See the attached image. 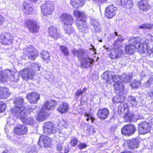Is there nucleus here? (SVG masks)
<instances>
[{"label": "nucleus", "instance_id": "37", "mask_svg": "<svg viewBox=\"0 0 153 153\" xmlns=\"http://www.w3.org/2000/svg\"><path fill=\"white\" fill-rule=\"evenodd\" d=\"M47 113H46L45 111L42 108L41 111L39 112L37 117V120L40 121L44 120L45 119L46 116L47 115Z\"/></svg>", "mask_w": 153, "mask_h": 153}, {"label": "nucleus", "instance_id": "50", "mask_svg": "<svg viewBox=\"0 0 153 153\" xmlns=\"http://www.w3.org/2000/svg\"><path fill=\"white\" fill-rule=\"evenodd\" d=\"M146 47V51L149 53H153V45L152 43L148 44L145 45Z\"/></svg>", "mask_w": 153, "mask_h": 153}, {"label": "nucleus", "instance_id": "19", "mask_svg": "<svg viewBox=\"0 0 153 153\" xmlns=\"http://www.w3.org/2000/svg\"><path fill=\"white\" fill-rule=\"evenodd\" d=\"M109 113V110L106 108H102L98 109L97 115L101 120H105L108 117Z\"/></svg>", "mask_w": 153, "mask_h": 153}, {"label": "nucleus", "instance_id": "10", "mask_svg": "<svg viewBox=\"0 0 153 153\" xmlns=\"http://www.w3.org/2000/svg\"><path fill=\"white\" fill-rule=\"evenodd\" d=\"M136 130L135 127L134 125L129 124L125 125L121 129V132L123 134L130 136L133 134Z\"/></svg>", "mask_w": 153, "mask_h": 153}, {"label": "nucleus", "instance_id": "2", "mask_svg": "<svg viewBox=\"0 0 153 153\" xmlns=\"http://www.w3.org/2000/svg\"><path fill=\"white\" fill-rule=\"evenodd\" d=\"M19 74L18 73H14L10 69L3 71H0V81L5 82L9 79L11 81L17 82L19 79Z\"/></svg>", "mask_w": 153, "mask_h": 153}, {"label": "nucleus", "instance_id": "9", "mask_svg": "<svg viewBox=\"0 0 153 153\" xmlns=\"http://www.w3.org/2000/svg\"><path fill=\"white\" fill-rule=\"evenodd\" d=\"M138 130L140 134H145L150 132L151 126L149 123L146 121L140 122L138 125Z\"/></svg>", "mask_w": 153, "mask_h": 153}, {"label": "nucleus", "instance_id": "15", "mask_svg": "<svg viewBox=\"0 0 153 153\" xmlns=\"http://www.w3.org/2000/svg\"><path fill=\"white\" fill-rule=\"evenodd\" d=\"M22 78L25 80L32 79L34 75V73L28 67L27 69H24L20 71Z\"/></svg>", "mask_w": 153, "mask_h": 153}, {"label": "nucleus", "instance_id": "52", "mask_svg": "<svg viewBox=\"0 0 153 153\" xmlns=\"http://www.w3.org/2000/svg\"><path fill=\"white\" fill-rule=\"evenodd\" d=\"M78 142V139L76 137H73L69 143L71 147H74L76 146Z\"/></svg>", "mask_w": 153, "mask_h": 153}, {"label": "nucleus", "instance_id": "13", "mask_svg": "<svg viewBox=\"0 0 153 153\" xmlns=\"http://www.w3.org/2000/svg\"><path fill=\"white\" fill-rule=\"evenodd\" d=\"M117 8L113 4L107 6L105 9V15L109 19L114 16L117 13Z\"/></svg>", "mask_w": 153, "mask_h": 153}, {"label": "nucleus", "instance_id": "21", "mask_svg": "<svg viewBox=\"0 0 153 153\" xmlns=\"http://www.w3.org/2000/svg\"><path fill=\"white\" fill-rule=\"evenodd\" d=\"M56 104V102L54 100L47 101L42 107V109L48 113V111L53 109Z\"/></svg>", "mask_w": 153, "mask_h": 153}, {"label": "nucleus", "instance_id": "30", "mask_svg": "<svg viewBox=\"0 0 153 153\" xmlns=\"http://www.w3.org/2000/svg\"><path fill=\"white\" fill-rule=\"evenodd\" d=\"M27 115L25 116V117H23L21 120L22 122L25 123V124L33 125L35 123L34 119L32 117H27Z\"/></svg>", "mask_w": 153, "mask_h": 153}, {"label": "nucleus", "instance_id": "17", "mask_svg": "<svg viewBox=\"0 0 153 153\" xmlns=\"http://www.w3.org/2000/svg\"><path fill=\"white\" fill-rule=\"evenodd\" d=\"M27 127L24 125L19 124L14 128V132L16 134L22 135L27 133Z\"/></svg>", "mask_w": 153, "mask_h": 153}, {"label": "nucleus", "instance_id": "3", "mask_svg": "<svg viewBox=\"0 0 153 153\" xmlns=\"http://www.w3.org/2000/svg\"><path fill=\"white\" fill-rule=\"evenodd\" d=\"M123 39L120 36H118L117 39L114 42L113 50H111L109 54L110 57L112 59H117L122 56L123 52L119 47Z\"/></svg>", "mask_w": 153, "mask_h": 153}, {"label": "nucleus", "instance_id": "8", "mask_svg": "<svg viewBox=\"0 0 153 153\" xmlns=\"http://www.w3.org/2000/svg\"><path fill=\"white\" fill-rule=\"evenodd\" d=\"M25 24L31 32H37L39 28L36 22L33 20L28 19L25 22Z\"/></svg>", "mask_w": 153, "mask_h": 153}, {"label": "nucleus", "instance_id": "63", "mask_svg": "<svg viewBox=\"0 0 153 153\" xmlns=\"http://www.w3.org/2000/svg\"><path fill=\"white\" fill-rule=\"evenodd\" d=\"M103 47L107 51H108L111 50H113V48H112V47L111 46H109L108 47H107L105 45H104V46H103Z\"/></svg>", "mask_w": 153, "mask_h": 153}, {"label": "nucleus", "instance_id": "47", "mask_svg": "<svg viewBox=\"0 0 153 153\" xmlns=\"http://www.w3.org/2000/svg\"><path fill=\"white\" fill-rule=\"evenodd\" d=\"M153 85V76L150 77L146 82L143 84L144 87L148 88L151 85Z\"/></svg>", "mask_w": 153, "mask_h": 153}, {"label": "nucleus", "instance_id": "60", "mask_svg": "<svg viewBox=\"0 0 153 153\" xmlns=\"http://www.w3.org/2000/svg\"><path fill=\"white\" fill-rule=\"evenodd\" d=\"M87 146V145L84 143H80L79 145V148L80 149H83L85 148H86Z\"/></svg>", "mask_w": 153, "mask_h": 153}, {"label": "nucleus", "instance_id": "64", "mask_svg": "<svg viewBox=\"0 0 153 153\" xmlns=\"http://www.w3.org/2000/svg\"><path fill=\"white\" fill-rule=\"evenodd\" d=\"M148 96H150L151 98H153V88L149 91L148 93Z\"/></svg>", "mask_w": 153, "mask_h": 153}, {"label": "nucleus", "instance_id": "62", "mask_svg": "<svg viewBox=\"0 0 153 153\" xmlns=\"http://www.w3.org/2000/svg\"><path fill=\"white\" fill-rule=\"evenodd\" d=\"M123 105V107H124V110H125V111H128V104L126 103H125V102H121V103Z\"/></svg>", "mask_w": 153, "mask_h": 153}, {"label": "nucleus", "instance_id": "18", "mask_svg": "<svg viewBox=\"0 0 153 153\" xmlns=\"http://www.w3.org/2000/svg\"><path fill=\"white\" fill-rule=\"evenodd\" d=\"M48 32L49 36L54 39H56L59 37V31L54 26L49 27L48 29Z\"/></svg>", "mask_w": 153, "mask_h": 153}, {"label": "nucleus", "instance_id": "27", "mask_svg": "<svg viewBox=\"0 0 153 153\" xmlns=\"http://www.w3.org/2000/svg\"><path fill=\"white\" fill-rule=\"evenodd\" d=\"M138 4L140 9L143 11H147L151 8L150 5L148 3V1L146 0H141Z\"/></svg>", "mask_w": 153, "mask_h": 153}, {"label": "nucleus", "instance_id": "32", "mask_svg": "<svg viewBox=\"0 0 153 153\" xmlns=\"http://www.w3.org/2000/svg\"><path fill=\"white\" fill-rule=\"evenodd\" d=\"M68 109V105L65 102H63L60 104L57 109L58 111L62 113L67 112Z\"/></svg>", "mask_w": 153, "mask_h": 153}, {"label": "nucleus", "instance_id": "39", "mask_svg": "<svg viewBox=\"0 0 153 153\" xmlns=\"http://www.w3.org/2000/svg\"><path fill=\"white\" fill-rule=\"evenodd\" d=\"M135 115L132 114L130 112H128L125 114L124 118L126 121L130 122L135 118Z\"/></svg>", "mask_w": 153, "mask_h": 153}, {"label": "nucleus", "instance_id": "41", "mask_svg": "<svg viewBox=\"0 0 153 153\" xmlns=\"http://www.w3.org/2000/svg\"><path fill=\"white\" fill-rule=\"evenodd\" d=\"M29 69H30L34 73L36 71H39L40 67L39 65L37 63H32L28 67Z\"/></svg>", "mask_w": 153, "mask_h": 153}, {"label": "nucleus", "instance_id": "42", "mask_svg": "<svg viewBox=\"0 0 153 153\" xmlns=\"http://www.w3.org/2000/svg\"><path fill=\"white\" fill-rule=\"evenodd\" d=\"M128 100L132 106H136L137 105L138 102L135 97L129 96L128 98Z\"/></svg>", "mask_w": 153, "mask_h": 153}, {"label": "nucleus", "instance_id": "53", "mask_svg": "<svg viewBox=\"0 0 153 153\" xmlns=\"http://www.w3.org/2000/svg\"><path fill=\"white\" fill-rule=\"evenodd\" d=\"M86 88H84L82 91L81 89H78L75 93V96L78 97L79 96L82 95L83 93L86 92Z\"/></svg>", "mask_w": 153, "mask_h": 153}, {"label": "nucleus", "instance_id": "61", "mask_svg": "<svg viewBox=\"0 0 153 153\" xmlns=\"http://www.w3.org/2000/svg\"><path fill=\"white\" fill-rule=\"evenodd\" d=\"M118 110L122 112H124L125 111L123 105L121 103L118 107Z\"/></svg>", "mask_w": 153, "mask_h": 153}, {"label": "nucleus", "instance_id": "12", "mask_svg": "<svg viewBox=\"0 0 153 153\" xmlns=\"http://www.w3.org/2000/svg\"><path fill=\"white\" fill-rule=\"evenodd\" d=\"M60 19L62 24L67 26L71 25L74 21L72 16L65 13L61 15Z\"/></svg>", "mask_w": 153, "mask_h": 153}, {"label": "nucleus", "instance_id": "5", "mask_svg": "<svg viewBox=\"0 0 153 153\" xmlns=\"http://www.w3.org/2000/svg\"><path fill=\"white\" fill-rule=\"evenodd\" d=\"M23 54L25 56L32 59H35L39 56L37 50L31 45L23 49Z\"/></svg>", "mask_w": 153, "mask_h": 153}, {"label": "nucleus", "instance_id": "11", "mask_svg": "<svg viewBox=\"0 0 153 153\" xmlns=\"http://www.w3.org/2000/svg\"><path fill=\"white\" fill-rule=\"evenodd\" d=\"M102 77L107 82L111 83L112 81H115L116 79H118L119 76L114 75L111 71H106L102 75Z\"/></svg>", "mask_w": 153, "mask_h": 153}, {"label": "nucleus", "instance_id": "46", "mask_svg": "<svg viewBox=\"0 0 153 153\" xmlns=\"http://www.w3.org/2000/svg\"><path fill=\"white\" fill-rule=\"evenodd\" d=\"M141 83V81L134 79L130 83V85L133 88H136L140 85Z\"/></svg>", "mask_w": 153, "mask_h": 153}, {"label": "nucleus", "instance_id": "20", "mask_svg": "<svg viewBox=\"0 0 153 153\" xmlns=\"http://www.w3.org/2000/svg\"><path fill=\"white\" fill-rule=\"evenodd\" d=\"M26 98L31 103H36L39 99V95L36 92H32L28 94Z\"/></svg>", "mask_w": 153, "mask_h": 153}, {"label": "nucleus", "instance_id": "28", "mask_svg": "<svg viewBox=\"0 0 153 153\" xmlns=\"http://www.w3.org/2000/svg\"><path fill=\"white\" fill-rule=\"evenodd\" d=\"M132 77V74L131 73H124L119 76L118 79L122 80L124 83H126L129 82Z\"/></svg>", "mask_w": 153, "mask_h": 153}, {"label": "nucleus", "instance_id": "26", "mask_svg": "<svg viewBox=\"0 0 153 153\" xmlns=\"http://www.w3.org/2000/svg\"><path fill=\"white\" fill-rule=\"evenodd\" d=\"M86 21V19L83 18L82 20H80L77 22L76 26L82 32L85 31L87 30L88 26Z\"/></svg>", "mask_w": 153, "mask_h": 153}, {"label": "nucleus", "instance_id": "31", "mask_svg": "<svg viewBox=\"0 0 153 153\" xmlns=\"http://www.w3.org/2000/svg\"><path fill=\"white\" fill-rule=\"evenodd\" d=\"M140 142L137 140H130L127 142L128 147L130 149H134L138 147Z\"/></svg>", "mask_w": 153, "mask_h": 153}, {"label": "nucleus", "instance_id": "24", "mask_svg": "<svg viewBox=\"0 0 153 153\" xmlns=\"http://www.w3.org/2000/svg\"><path fill=\"white\" fill-rule=\"evenodd\" d=\"M42 142L43 143L44 146L45 147L48 148L50 147L51 142V139L50 137L46 136H43L40 137L39 141L38 142V144L41 146H42V145L40 143H41Z\"/></svg>", "mask_w": 153, "mask_h": 153}, {"label": "nucleus", "instance_id": "56", "mask_svg": "<svg viewBox=\"0 0 153 153\" xmlns=\"http://www.w3.org/2000/svg\"><path fill=\"white\" fill-rule=\"evenodd\" d=\"M6 105L3 102H0V112H3L5 109Z\"/></svg>", "mask_w": 153, "mask_h": 153}, {"label": "nucleus", "instance_id": "44", "mask_svg": "<svg viewBox=\"0 0 153 153\" xmlns=\"http://www.w3.org/2000/svg\"><path fill=\"white\" fill-rule=\"evenodd\" d=\"M41 56L47 62L50 60L49 54L47 51H43L41 53Z\"/></svg>", "mask_w": 153, "mask_h": 153}, {"label": "nucleus", "instance_id": "7", "mask_svg": "<svg viewBox=\"0 0 153 153\" xmlns=\"http://www.w3.org/2000/svg\"><path fill=\"white\" fill-rule=\"evenodd\" d=\"M1 43L5 45H11L13 41V36L9 33H3L0 35Z\"/></svg>", "mask_w": 153, "mask_h": 153}, {"label": "nucleus", "instance_id": "29", "mask_svg": "<svg viewBox=\"0 0 153 153\" xmlns=\"http://www.w3.org/2000/svg\"><path fill=\"white\" fill-rule=\"evenodd\" d=\"M120 4L125 8L128 9L131 8L133 4L132 0H120Z\"/></svg>", "mask_w": 153, "mask_h": 153}, {"label": "nucleus", "instance_id": "34", "mask_svg": "<svg viewBox=\"0 0 153 153\" xmlns=\"http://www.w3.org/2000/svg\"><path fill=\"white\" fill-rule=\"evenodd\" d=\"M137 47L129 43L125 47L126 52L128 54H133L136 50Z\"/></svg>", "mask_w": 153, "mask_h": 153}, {"label": "nucleus", "instance_id": "6", "mask_svg": "<svg viewBox=\"0 0 153 153\" xmlns=\"http://www.w3.org/2000/svg\"><path fill=\"white\" fill-rule=\"evenodd\" d=\"M41 10L43 15L48 16L51 14L54 10L53 4L50 1L46 2L41 6Z\"/></svg>", "mask_w": 153, "mask_h": 153}, {"label": "nucleus", "instance_id": "25", "mask_svg": "<svg viewBox=\"0 0 153 153\" xmlns=\"http://www.w3.org/2000/svg\"><path fill=\"white\" fill-rule=\"evenodd\" d=\"M90 24L94 28L95 31L99 32L101 29V26L99 21L96 19L92 18L90 21Z\"/></svg>", "mask_w": 153, "mask_h": 153}, {"label": "nucleus", "instance_id": "55", "mask_svg": "<svg viewBox=\"0 0 153 153\" xmlns=\"http://www.w3.org/2000/svg\"><path fill=\"white\" fill-rule=\"evenodd\" d=\"M85 115L86 117V120L87 121H88L89 120H91V122L93 123L94 120H95L94 119L93 117L91 114L90 113H85Z\"/></svg>", "mask_w": 153, "mask_h": 153}, {"label": "nucleus", "instance_id": "4", "mask_svg": "<svg viewBox=\"0 0 153 153\" xmlns=\"http://www.w3.org/2000/svg\"><path fill=\"white\" fill-rule=\"evenodd\" d=\"M13 114L17 117L20 118L21 119L28 113V111L25 107L24 106H16L11 110Z\"/></svg>", "mask_w": 153, "mask_h": 153}, {"label": "nucleus", "instance_id": "14", "mask_svg": "<svg viewBox=\"0 0 153 153\" xmlns=\"http://www.w3.org/2000/svg\"><path fill=\"white\" fill-rule=\"evenodd\" d=\"M44 133L46 135H49L55 131L53 124L51 122H48L44 124Z\"/></svg>", "mask_w": 153, "mask_h": 153}, {"label": "nucleus", "instance_id": "43", "mask_svg": "<svg viewBox=\"0 0 153 153\" xmlns=\"http://www.w3.org/2000/svg\"><path fill=\"white\" fill-rule=\"evenodd\" d=\"M146 44H144L143 42L139 44L137 46V51L140 53H143L146 51V47L145 45Z\"/></svg>", "mask_w": 153, "mask_h": 153}, {"label": "nucleus", "instance_id": "35", "mask_svg": "<svg viewBox=\"0 0 153 153\" xmlns=\"http://www.w3.org/2000/svg\"><path fill=\"white\" fill-rule=\"evenodd\" d=\"M74 14L75 16L78 19V21L80 20H82L83 18L86 19V17L85 15V13L82 12L75 10L74 11Z\"/></svg>", "mask_w": 153, "mask_h": 153}, {"label": "nucleus", "instance_id": "38", "mask_svg": "<svg viewBox=\"0 0 153 153\" xmlns=\"http://www.w3.org/2000/svg\"><path fill=\"white\" fill-rule=\"evenodd\" d=\"M125 100V97L123 96H121L120 94L117 95L113 98V102L116 103H121Z\"/></svg>", "mask_w": 153, "mask_h": 153}, {"label": "nucleus", "instance_id": "45", "mask_svg": "<svg viewBox=\"0 0 153 153\" xmlns=\"http://www.w3.org/2000/svg\"><path fill=\"white\" fill-rule=\"evenodd\" d=\"M14 103L16 105H23V104L24 103V99L22 97H16L14 101Z\"/></svg>", "mask_w": 153, "mask_h": 153}, {"label": "nucleus", "instance_id": "22", "mask_svg": "<svg viewBox=\"0 0 153 153\" xmlns=\"http://www.w3.org/2000/svg\"><path fill=\"white\" fill-rule=\"evenodd\" d=\"M23 11L26 14H31L33 11L32 5L27 1L22 2V6Z\"/></svg>", "mask_w": 153, "mask_h": 153}, {"label": "nucleus", "instance_id": "36", "mask_svg": "<svg viewBox=\"0 0 153 153\" xmlns=\"http://www.w3.org/2000/svg\"><path fill=\"white\" fill-rule=\"evenodd\" d=\"M141 39L140 37L131 38L129 40V43L133 45L139 44L141 43Z\"/></svg>", "mask_w": 153, "mask_h": 153}, {"label": "nucleus", "instance_id": "33", "mask_svg": "<svg viewBox=\"0 0 153 153\" xmlns=\"http://www.w3.org/2000/svg\"><path fill=\"white\" fill-rule=\"evenodd\" d=\"M85 0H71V4L74 8L83 6L85 3Z\"/></svg>", "mask_w": 153, "mask_h": 153}, {"label": "nucleus", "instance_id": "49", "mask_svg": "<svg viewBox=\"0 0 153 153\" xmlns=\"http://www.w3.org/2000/svg\"><path fill=\"white\" fill-rule=\"evenodd\" d=\"M153 40V36L151 34L147 35L146 36L144 43L148 45V44L152 43V40Z\"/></svg>", "mask_w": 153, "mask_h": 153}, {"label": "nucleus", "instance_id": "58", "mask_svg": "<svg viewBox=\"0 0 153 153\" xmlns=\"http://www.w3.org/2000/svg\"><path fill=\"white\" fill-rule=\"evenodd\" d=\"M60 126H62L64 128H66L68 126L67 122H65L64 120H62L59 123Z\"/></svg>", "mask_w": 153, "mask_h": 153}, {"label": "nucleus", "instance_id": "51", "mask_svg": "<svg viewBox=\"0 0 153 153\" xmlns=\"http://www.w3.org/2000/svg\"><path fill=\"white\" fill-rule=\"evenodd\" d=\"M152 27V25L149 24L145 23L142 25L139 26V28L140 29H150Z\"/></svg>", "mask_w": 153, "mask_h": 153}, {"label": "nucleus", "instance_id": "16", "mask_svg": "<svg viewBox=\"0 0 153 153\" xmlns=\"http://www.w3.org/2000/svg\"><path fill=\"white\" fill-rule=\"evenodd\" d=\"M118 79H116L115 81H114L115 82L114 85V88L119 94L120 93L121 94H125L126 92L124 91V85L121 81L118 80Z\"/></svg>", "mask_w": 153, "mask_h": 153}, {"label": "nucleus", "instance_id": "57", "mask_svg": "<svg viewBox=\"0 0 153 153\" xmlns=\"http://www.w3.org/2000/svg\"><path fill=\"white\" fill-rule=\"evenodd\" d=\"M106 0H93L94 3L100 6L102 3H104Z\"/></svg>", "mask_w": 153, "mask_h": 153}, {"label": "nucleus", "instance_id": "40", "mask_svg": "<svg viewBox=\"0 0 153 153\" xmlns=\"http://www.w3.org/2000/svg\"><path fill=\"white\" fill-rule=\"evenodd\" d=\"M59 140L62 142H64L68 137V134L63 130L60 131Z\"/></svg>", "mask_w": 153, "mask_h": 153}, {"label": "nucleus", "instance_id": "23", "mask_svg": "<svg viewBox=\"0 0 153 153\" xmlns=\"http://www.w3.org/2000/svg\"><path fill=\"white\" fill-rule=\"evenodd\" d=\"M10 95V92L8 88L0 87V99H7Z\"/></svg>", "mask_w": 153, "mask_h": 153}, {"label": "nucleus", "instance_id": "59", "mask_svg": "<svg viewBox=\"0 0 153 153\" xmlns=\"http://www.w3.org/2000/svg\"><path fill=\"white\" fill-rule=\"evenodd\" d=\"M63 144L62 143L58 144L57 145L56 149L58 151H60L62 150L63 148Z\"/></svg>", "mask_w": 153, "mask_h": 153}, {"label": "nucleus", "instance_id": "48", "mask_svg": "<svg viewBox=\"0 0 153 153\" xmlns=\"http://www.w3.org/2000/svg\"><path fill=\"white\" fill-rule=\"evenodd\" d=\"M64 27L65 33H66L68 34L69 35L73 34L74 32V29L72 27H65L64 26Z\"/></svg>", "mask_w": 153, "mask_h": 153}, {"label": "nucleus", "instance_id": "1", "mask_svg": "<svg viewBox=\"0 0 153 153\" xmlns=\"http://www.w3.org/2000/svg\"><path fill=\"white\" fill-rule=\"evenodd\" d=\"M72 53L74 56H77L78 58L81 60V65L85 68L90 67L93 65L94 60L88 57V52L87 50L80 49L77 50L73 49Z\"/></svg>", "mask_w": 153, "mask_h": 153}, {"label": "nucleus", "instance_id": "54", "mask_svg": "<svg viewBox=\"0 0 153 153\" xmlns=\"http://www.w3.org/2000/svg\"><path fill=\"white\" fill-rule=\"evenodd\" d=\"M60 48L62 52L65 56H67L68 55L69 53L67 48L61 46Z\"/></svg>", "mask_w": 153, "mask_h": 153}]
</instances>
